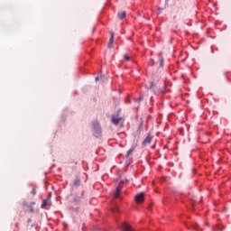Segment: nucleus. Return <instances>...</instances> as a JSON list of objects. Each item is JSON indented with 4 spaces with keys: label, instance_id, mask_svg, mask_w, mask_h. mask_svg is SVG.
Here are the masks:
<instances>
[{
    "label": "nucleus",
    "instance_id": "obj_1",
    "mask_svg": "<svg viewBox=\"0 0 231 231\" xmlns=\"http://www.w3.org/2000/svg\"><path fill=\"white\" fill-rule=\"evenodd\" d=\"M134 200L136 203H143L145 201V193L142 192L136 194L134 197Z\"/></svg>",
    "mask_w": 231,
    "mask_h": 231
},
{
    "label": "nucleus",
    "instance_id": "obj_2",
    "mask_svg": "<svg viewBox=\"0 0 231 231\" xmlns=\"http://www.w3.org/2000/svg\"><path fill=\"white\" fill-rule=\"evenodd\" d=\"M92 127L96 134H100V133H102V128L100 127V124H98V122H94L92 124Z\"/></svg>",
    "mask_w": 231,
    "mask_h": 231
},
{
    "label": "nucleus",
    "instance_id": "obj_3",
    "mask_svg": "<svg viewBox=\"0 0 231 231\" xmlns=\"http://www.w3.org/2000/svg\"><path fill=\"white\" fill-rule=\"evenodd\" d=\"M121 228H122V231H134L133 230V227L131 226V225H129L127 222H123Z\"/></svg>",
    "mask_w": 231,
    "mask_h": 231
},
{
    "label": "nucleus",
    "instance_id": "obj_4",
    "mask_svg": "<svg viewBox=\"0 0 231 231\" xmlns=\"http://www.w3.org/2000/svg\"><path fill=\"white\" fill-rule=\"evenodd\" d=\"M111 122L114 125H118L122 122V117L116 118L115 116L111 117Z\"/></svg>",
    "mask_w": 231,
    "mask_h": 231
},
{
    "label": "nucleus",
    "instance_id": "obj_5",
    "mask_svg": "<svg viewBox=\"0 0 231 231\" xmlns=\"http://www.w3.org/2000/svg\"><path fill=\"white\" fill-rule=\"evenodd\" d=\"M151 142H152V137H151L150 135H148L144 141L143 142V145H149V143H151Z\"/></svg>",
    "mask_w": 231,
    "mask_h": 231
},
{
    "label": "nucleus",
    "instance_id": "obj_6",
    "mask_svg": "<svg viewBox=\"0 0 231 231\" xmlns=\"http://www.w3.org/2000/svg\"><path fill=\"white\" fill-rule=\"evenodd\" d=\"M114 41H115V33L111 32V37L108 42V48H113Z\"/></svg>",
    "mask_w": 231,
    "mask_h": 231
},
{
    "label": "nucleus",
    "instance_id": "obj_7",
    "mask_svg": "<svg viewBox=\"0 0 231 231\" xmlns=\"http://www.w3.org/2000/svg\"><path fill=\"white\" fill-rule=\"evenodd\" d=\"M122 190V187L118 186L116 189L115 194H114V198H118L120 196V192Z\"/></svg>",
    "mask_w": 231,
    "mask_h": 231
},
{
    "label": "nucleus",
    "instance_id": "obj_8",
    "mask_svg": "<svg viewBox=\"0 0 231 231\" xmlns=\"http://www.w3.org/2000/svg\"><path fill=\"white\" fill-rule=\"evenodd\" d=\"M126 15H127V13H125V11L118 13L119 19H125Z\"/></svg>",
    "mask_w": 231,
    "mask_h": 231
},
{
    "label": "nucleus",
    "instance_id": "obj_9",
    "mask_svg": "<svg viewBox=\"0 0 231 231\" xmlns=\"http://www.w3.org/2000/svg\"><path fill=\"white\" fill-rule=\"evenodd\" d=\"M134 152V148H131L130 150H128L126 153V158H129V156H131V154H133Z\"/></svg>",
    "mask_w": 231,
    "mask_h": 231
},
{
    "label": "nucleus",
    "instance_id": "obj_10",
    "mask_svg": "<svg viewBox=\"0 0 231 231\" xmlns=\"http://www.w3.org/2000/svg\"><path fill=\"white\" fill-rule=\"evenodd\" d=\"M48 205V199H44L42 204V208H44Z\"/></svg>",
    "mask_w": 231,
    "mask_h": 231
},
{
    "label": "nucleus",
    "instance_id": "obj_11",
    "mask_svg": "<svg viewBox=\"0 0 231 231\" xmlns=\"http://www.w3.org/2000/svg\"><path fill=\"white\" fill-rule=\"evenodd\" d=\"M74 185L77 187L78 185H80V180L79 179H76L74 180Z\"/></svg>",
    "mask_w": 231,
    "mask_h": 231
},
{
    "label": "nucleus",
    "instance_id": "obj_12",
    "mask_svg": "<svg viewBox=\"0 0 231 231\" xmlns=\"http://www.w3.org/2000/svg\"><path fill=\"white\" fill-rule=\"evenodd\" d=\"M124 59H125V60H127V61L131 60V57H129V55H127V54L124 55Z\"/></svg>",
    "mask_w": 231,
    "mask_h": 231
},
{
    "label": "nucleus",
    "instance_id": "obj_13",
    "mask_svg": "<svg viewBox=\"0 0 231 231\" xmlns=\"http://www.w3.org/2000/svg\"><path fill=\"white\" fill-rule=\"evenodd\" d=\"M31 194H32V196H35V194H37V190L35 189V188L32 189Z\"/></svg>",
    "mask_w": 231,
    "mask_h": 231
},
{
    "label": "nucleus",
    "instance_id": "obj_14",
    "mask_svg": "<svg viewBox=\"0 0 231 231\" xmlns=\"http://www.w3.org/2000/svg\"><path fill=\"white\" fill-rule=\"evenodd\" d=\"M160 67H161V68H163V58H161V60H160Z\"/></svg>",
    "mask_w": 231,
    "mask_h": 231
},
{
    "label": "nucleus",
    "instance_id": "obj_15",
    "mask_svg": "<svg viewBox=\"0 0 231 231\" xmlns=\"http://www.w3.org/2000/svg\"><path fill=\"white\" fill-rule=\"evenodd\" d=\"M140 100H143V96H140L139 99L137 100L138 104H140Z\"/></svg>",
    "mask_w": 231,
    "mask_h": 231
},
{
    "label": "nucleus",
    "instance_id": "obj_16",
    "mask_svg": "<svg viewBox=\"0 0 231 231\" xmlns=\"http://www.w3.org/2000/svg\"><path fill=\"white\" fill-rule=\"evenodd\" d=\"M113 212H118V209H116V208L113 209Z\"/></svg>",
    "mask_w": 231,
    "mask_h": 231
},
{
    "label": "nucleus",
    "instance_id": "obj_17",
    "mask_svg": "<svg viewBox=\"0 0 231 231\" xmlns=\"http://www.w3.org/2000/svg\"><path fill=\"white\" fill-rule=\"evenodd\" d=\"M98 81V77L96 78V82Z\"/></svg>",
    "mask_w": 231,
    "mask_h": 231
},
{
    "label": "nucleus",
    "instance_id": "obj_18",
    "mask_svg": "<svg viewBox=\"0 0 231 231\" xmlns=\"http://www.w3.org/2000/svg\"><path fill=\"white\" fill-rule=\"evenodd\" d=\"M151 89H152V82L151 83Z\"/></svg>",
    "mask_w": 231,
    "mask_h": 231
},
{
    "label": "nucleus",
    "instance_id": "obj_19",
    "mask_svg": "<svg viewBox=\"0 0 231 231\" xmlns=\"http://www.w3.org/2000/svg\"><path fill=\"white\" fill-rule=\"evenodd\" d=\"M30 212H33V208H31V209H30Z\"/></svg>",
    "mask_w": 231,
    "mask_h": 231
},
{
    "label": "nucleus",
    "instance_id": "obj_20",
    "mask_svg": "<svg viewBox=\"0 0 231 231\" xmlns=\"http://www.w3.org/2000/svg\"><path fill=\"white\" fill-rule=\"evenodd\" d=\"M31 221H32V219H29V220H28V223H30Z\"/></svg>",
    "mask_w": 231,
    "mask_h": 231
},
{
    "label": "nucleus",
    "instance_id": "obj_21",
    "mask_svg": "<svg viewBox=\"0 0 231 231\" xmlns=\"http://www.w3.org/2000/svg\"><path fill=\"white\" fill-rule=\"evenodd\" d=\"M32 205H35V202H32Z\"/></svg>",
    "mask_w": 231,
    "mask_h": 231
},
{
    "label": "nucleus",
    "instance_id": "obj_22",
    "mask_svg": "<svg viewBox=\"0 0 231 231\" xmlns=\"http://www.w3.org/2000/svg\"><path fill=\"white\" fill-rule=\"evenodd\" d=\"M161 93H165V92H163V91H161Z\"/></svg>",
    "mask_w": 231,
    "mask_h": 231
}]
</instances>
